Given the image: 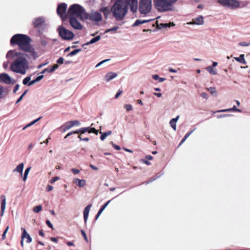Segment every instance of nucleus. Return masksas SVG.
<instances>
[{"label": "nucleus", "instance_id": "6", "mask_svg": "<svg viewBox=\"0 0 250 250\" xmlns=\"http://www.w3.org/2000/svg\"><path fill=\"white\" fill-rule=\"evenodd\" d=\"M217 3L222 7L230 9H235L240 7L237 0H217Z\"/></svg>", "mask_w": 250, "mask_h": 250}, {"label": "nucleus", "instance_id": "44", "mask_svg": "<svg viewBox=\"0 0 250 250\" xmlns=\"http://www.w3.org/2000/svg\"><path fill=\"white\" fill-rule=\"evenodd\" d=\"M110 144L112 145V146L115 148L116 149V150H119L121 149V147L120 146H118V145H115V144L113 143V142H110Z\"/></svg>", "mask_w": 250, "mask_h": 250}, {"label": "nucleus", "instance_id": "28", "mask_svg": "<svg viewBox=\"0 0 250 250\" xmlns=\"http://www.w3.org/2000/svg\"><path fill=\"white\" fill-rule=\"evenodd\" d=\"M234 59L239 62L241 63L245 64H246V61L245 59L244 55L241 54L239 57H234Z\"/></svg>", "mask_w": 250, "mask_h": 250}, {"label": "nucleus", "instance_id": "51", "mask_svg": "<svg viewBox=\"0 0 250 250\" xmlns=\"http://www.w3.org/2000/svg\"><path fill=\"white\" fill-rule=\"evenodd\" d=\"M43 75H39L38 76L36 79V81H37V82H38L39 81H40L41 80H42L43 78Z\"/></svg>", "mask_w": 250, "mask_h": 250}, {"label": "nucleus", "instance_id": "2", "mask_svg": "<svg viewBox=\"0 0 250 250\" xmlns=\"http://www.w3.org/2000/svg\"><path fill=\"white\" fill-rule=\"evenodd\" d=\"M135 13L138 9L137 0H117L111 8L113 16L117 20H122L128 11V7Z\"/></svg>", "mask_w": 250, "mask_h": 250}, {"label": "nucleus", "instance_id": "9", "mask_svg": "<svg viewBox=\"0 0 250 250\" xmlns=\"http://www.w3.org/2000/svg\"><path fill=\"white\" fill-rule=\"evenodd\" d=\"M67 9V4L65 3L60 4L57 7V12L61 18L64 21L67 16V13H66Z\"/></svg>", "mask_w": 250, "mask_h": 250}, {"label": "nucleus", "instance_id": "39", "mask_svg": "<svg viewBox=\"0 0 250 250\" xmlns=\"http://www.w3.org/2000/svg\"><path fill=\"white\" fill-rule=\"evenodd\" d=\"M118 26H114L111 28L107 29L105 31V33H108L111 31H116L118 29Z\"/></svg>", "mask_w": 250, "mask_h": 250}, {"label": "nucleus", "instance_id": "5", "mask_svg": "<svg viewBox=\"0 0 250 250\" xmlns=\"http://www.w3.org/2000/svg\"><path fill=\"white\" fill-rule=\"evenodd\" d=\"M178 0H154L155 8L159 12L171 11L173 5Z\"/></svg>", "mask_w": 250, "mask_h": 250}, {"label": "nucleus", "instance_id": "8", "mask_svg": "<svg viewBox=\"0 0 250 250\" xmlns=\"http://www.w3.org/2000/svg\"><path fill=\"white\" fill-rule=\"evenodd\" d=\"M60 36L65 40H72L74 37V34L70 30L65 28L62 26H60L57 29Z\"/></svg>", "mask_w": 250, "mask_h": 250}, {"label": "nucleus", "instance_id": "10", "mask_svg": "<svg viewBox=\"0 0 250 250\" xmlns=\"http://www.w3.org/2000/svg\"><path fill=\"white\" fill-rule=\"evenodd\" d=\"M0 82H2L6 84L14 83L15 81L12 79L7 74L3 73L0 74Z\"/></svg>", "mask_w": 250, "mask_h": 250}, {"label": "nucleus", "instance_id": "45", "mask_svg": "<svg viewBox=\"0 0 250 250\" xmlns=\"http://www.w3.org/2000/svg\"><path fill=\"white\" fill-rule=\"evenodd\" d=\"M59 179H60V177H58V176H56V177H53V178H52L49 181V182L50 183H51V184H53V183H54V182H55L56 181H57V180H58Z\"/></svg>", "mask_w": 250, "mask_h": 250}, {"label": "nucleus", "instance_id": "3", "mask_svg": "<svg viewBox=\"0 0 250 250\" xmlns=\"http://www.w3.org/2000/svg\"><path fill=\"white\" fill-rule=\"evenodd\" d=\"M30 41V38L26 35L16 34L12 37L10 42L12 44H18L21 50L30 53L31 57L35 59L36 53L34 50L31 47Z\"/></svg>", "mask_w": 250, "mask_h": 250}, {"label": "nucleus", "instance_id": "14", "mask_svg": "<svg viewBox=\"0 0 250 250\" xmlns=\"http://www.w3.org/2000/svg\"><path fill=\"white\" fill-rule=\"evenodd\" d=\"M204 23V19L202 16H198L192 19L190 22H188V24H196L198 25H203Z\"/></svg>", "mask_w": 250, "mask_h": 250}, {"label": "nucleus", "instance_id": "25", "mask_svg": "<svg viewBox=\"0 0 250 250\" xmlns=\"http://www.w3.org/2000/svg\"><path fill=\"white\" fill-rule=\"evenodd\" d=\"M101 39V36H97L95 37V38L92 39L89 42H86L85 43L83 44V46H84V45H88L90 44L94 43L97 42H98Z\"/></svg>", "mask_w": 250, "mask_h": 250}, {"label": "nucleus", "instance_id": "7", "mask_svg": "<svg viewBox=\"0 0 250 250\" xmlns=\"http://www.w3.org/2000/svg\"><path fill=\"white\" fill-rule=\"evenodd\" d=\"M152 8L151 0H141L139 4V11L141 14H147Z\"/></svg>", "mask_w": 250, "mask_h": 250}, {"label": "nucleus", "instance_id": "48", "mask_svg": "<svg viewBox=\"0 0 250 250\" xmlns=\"http://www.w3.org/2000/svg\"><path fill=\"white\" fill-rule=\"evenodd\" d=\"M201 96L205 99L207 100L208 98V95L206 93H202L201 94Z\"/></svg>", "mask_w": 250, "mask_h": 250}, {"label": "nucleus", "instance_id": "62", "mask_svg": "<svg viewBox=\"0 0 250 250\" xmlns=\"http://www.w3.org/2000/svg\"><path fill=\"white\" fill-rule=\"evenodd\" d=\"M47 63H48V62H46V63H44L38 65V68L40 69V68L42 67L43 66L46 65Z\"/></svg>", "mask_w": 250, "mask_h": 250}, {"label": "nucleus", "instance_id": "34", "mask_svg": "<svg viewBox=\"0 0 250 250\" xmlns=\"http://www.w3.org/2000/svg\"><path fill=\"white\" fill-rule=\"evenodd\" d=\"M5 91L4 87L0 85V99H2L4 96Z\"/></svg>", "mask_w": 250, "mask_h": 250}, {"label": "nucleus", "instance_id": "29", "mask_svg": "<svg viewBox=\"0 0 250 250\" xmlns=\"http://www.w3.org/2000/svg\"><path fill=\"white\" fill-rule=\"evenodd\" d=\"M100 11L103 12L105 16V17H107L108 14H109L110 9L108 7H102L100 9Z\"/></svg>", "mask_w": 250, "mask_h": 250}, {"label": "nucleus", "instance_id": "37", "mask_svg": "<svg viewBox=\"0 0 250 250\" xmlns=\"http://www.w3.org/2000/svg\"><path fill=\"white\" fill-rule=\"evenodd\" d=\"M30 80H31V77H30V76L27 77L23 80L22 83L24 85L28 84Z\"/></svg>", "mask_w": 250, "mask_h": 250}, {"label": "nucleus", "instance_id": "58", "mask_svg": "<svg viewBox=\"0 0 250 250\" xmlns=\"http://www.w3.org/2000/svg\"><path fill=\"white\" fill-rule=\"evenodd\" d=\"M37 83V81L35 79V80H34L33 81H30V82L29 83L28 85V86H31L32 85L34 84V83Z\"/></svg>", "mask_w": 250, "mask_h": 250}, {"label": "nucleus", "instance_id": "36", "mask_svg": "<svg viewBox=\"0 0 250 250\" xmlns=\"http://www.w3.org/2000/svg\"><path fill=\"white\" fill-rule=\"evenodd\" d=\"M208 90L209 91L212 95H216L217 92L216 91L215 87H210L208 88Z\"/></svg>", "mask_w": 250, "mask_h": 250}, {"label": "nucleus", "instance_id": "42", "mask_svg": "<svg viewBox=\"0 0 250 250\" xmlns=\"http://www.w3.org/2000/svg\"><path fill=\"white\" fill-rule=\"evenodd\" d=\"M41 118V117H39V118H38L36 120H35L34 121H33L32 122H31L30 123H29V124H28L27 125H26V127H28L32 125H33L34 124H35L36 123H37L38 121H39L40 120V119Z\"/></svg>", "mask_w": 250, "mask_h": 250}, {"label": "nucleus", "instance_id": "18", "mask_svg": "<svg viewBox=\"0 0 250 250\" xmlns=\"http://www.w3.org/2000/svg\"><path fill=\"white\" fill-rule=\"evenodd\" d=\"M74 183L76 184L79 188H83L86 185V181L84 179L79 178H74L73 180Z\"/></svg>", "mask_w": 250, "mask_h": 250}, {"label": "nucleus", "instance_id": "35", "mask_svg": "<svg viewBox=\"0 0 250 250\" xmlns=\"http://www.w3.org/2000/svg\"><path fill=\"white\" fill-rule=\"evenodd\" d=\"M42 206L41 205H39L38 206H36L33 208V211L35 213H38L40 212L42 209Z\"/></svg>", "mask_w": 250, "mask_h": 250}, {"label": "nucleus", "instance_id": "40", "mask_svg": "<svg viewBox=\"0 0 250 250\" xmlns=\"http://www.w3.org/2000/svg\"><path fill=\"white\" fill-rule=\"evenodd\" d=\"M124 107L128 111H131L133 109L132 105L129 104H125Z\"/></svg>", "mask_w": 250, "mask_h": 250}, {"label": "nucleus", "instance_id": "33", "mask_svg": "<svg viewBox=\"0 0 250 250\" xmlns=\"http://www.w3.org/2000/svg\"><path fill=\"white\" fill-rule=\"evenodd\" d=\"M195 129L191 131L190 132L187 133L184 137V138L182 139L181 143L179 144V146H181L186 140V139L189 136V135L194 131Z\"/></svg>", "mask_w": 250, "mask_h": 250}, {"label": "nucleus", "instance_id": "4", "mask_svg": "<svg viewBox=\"0 0 250 250\" xmlns=\"http://www.w3.org/2000/svg\"><path fill=\"white\" fill-rule=\"evenodd\" d=\"M68 17H76L81 20L88 19V15L86 13L84 9L78 4L71 5L67 12Z\"/></svg>", "mask_w": 250, "mask_h": 250}, {"label": "nucleus", "instance_id": "60", "mask_svg": "<svg viewBox=\"0 0 250 250\" xmlns=\"http://www.w3.org/2000/svg\"><path fill=\"white\" fill-rule=\"evenodd\" d=\"M152 78L155 80H159L160 78L159 76L157 74L153 75Z\"/></svg>", "mask_w": 250, "mask_h": 250}, {"label": "nucleus", "instance_id": "46", "mask_svg": "<svg viewBox=\"0 0 250 250\" xmlns=\"http://www.w3.org/2000/svg\"><path fill=\"white\" fill-rule=\"evenodd\" d=\"M9 229V226H7L6 227V229H5V230L4 231V232L3 233V234H2V238L3 240L5 239V236H6V234L7 232Z\"/></svg>", "mask_w": 250, "mask_h": 250}, {"label": "nucleus", "instance_id": "49", "mask_svg": "<svg viewBox=\"0 0 250 250\" xmlns=\"http://www.w3.org/2000/svg\"><path fill=\"white\" fill-rule=\"evenodd\" d=\"M109 60V59H107V60H103V61L100 62H99L98 63H97L96 64V67H98L100 66L101 64L104 63V62L108 61Z\"/></svg>", "mask_w": 250, "mask_h": 250}, {"label": "nucleus", "instance_id": "1", "mask_svg": "<svg viewBox=\"0 0 250 250\" xmlns=\"http://www.w3.org/2000/svg\"><path fill=\"white\" fill-rule=\"evenodd\" d=\"M27 55L11 50L8 51L6 57L9 60H13L10 65L11 70L22 75L26 74L29 68V62L26 57Z\"/></svg>", "mask_w": 250, "mask_h": 250}, {"label": "nucleus", "instance_id": "43", "mask_svg": "<svg viewBox=\"0 0 250 250\" xmlns=\"http://www.w3.org/2000/svg\"><path fill=\"white\" fill-rule=\"evenodd\" d=\"M239 45L241 46H248L250 45V42H243L239 43Z\"/></svg>", "mask_w": 250, "mask_h": 250}, {"label": "nucleus", "instance_id": "64", "mask_svg": "<svg viewBox=\"0 0 250 250\" xmlns=\"http://www.w3.org/2000/svg\"><path fill=\"white\" fill-rule=\"evenodd\" d=\"M19 88V85L18 84H17L15 86L14 90V92H16Z\"/></svg>", "mask_w": 250, "mask_h": 250}, {"label": "nucleus", "instance_id": "17", "mask_svg": "<svg viewBox=\"0 0 250 250\" xmlns=\"http://www.w3.org/2000/svg\"><path fill=\"white\" fill-rule=\"evenodd\" d=\"M24 167V163H21L16 166V167L13 169V171L14 173H18L21 175V176H22Z\"/></svg>", "mask_w": 250, "mask_h": 250}, {"label": "nucleus", "instance_id": "50", "mask_svg": "<svg viewBox=\"0 0 250 250\" xmlns=\"http://www.w3.org/2000/svg\"><path fill=\"white\" fill-rule=\"evenodd\" d=\"M31 167H30L26 168L24 171V174H26L28 176L29 173L30 171L31 170Z\"/></svg>", "mask_w": 250, "mask_h": 250}, {"label": "nucleus", "instance_id": "31", "mask_svg": "<svg viewBox=\"0 0 250 250\" xmlns=\"http://www.w3.org/2000/svg\"><path fill=\"white\" fill-rule=\"evenodd\" d=\"M207 70L211 75H216L217 71L212 66H208L206 68Z\"/></svg>", "mask_w": 250, "mask_h": 250}, {"label": "nucleus", "instance_id": "32", "mask_svg": "<svg viewBox=\"0 0 250 250\" xmlns=\"http://www.w3.org/2000/svg\"><path fill=\"white\" fill-rule=\"evenodd\" d=\"M89 130V127H82L79 129L76 130V132H78V133L84 134V133L88 132Z\"/></svg>", "mask_w": 250, "mask_h": 250}, {"label": "nucleus", "instance_id": "47", "mask_svg": "<svg viewBox=\"0 0 250 250\" xmlns=\"http://www.w3.org/2000/svg\"><path fill=\"white\" fill-rule=\"evenodd\" d=\"M71 171L74 174H79L80 172V170L78 169L74 168L71 169Z\"/></svg>", "mask_w": 250, "mask_h": 250}, {"label": "nucleus", "instance_id": "63", "mask_svg": "<svg viewBox=\"0 0 250 250\" xmlns=\"http://www.w3.org/2000/svg\"><path fill=\"white\" fill-rule=\"evenodd\" d=\"M168 70L169 72H172V73H176L177 72V70H175V69H174L172 68H168Z\"/></svg>", "mask_w": 250, "mask_h": 250}, {"label": "nucleus", "instance_id": "16", "mask_svg": "<svg viewBox=\"0 0 250 250\" xmlns=\"http://www.w3.org/2000/svg\"><path fill=\"white\" fill-rule=\"evenodd\" d=\"M21 230H22V233L21 236V239L22 240L26 239V242L27 243H31L32 241V239L30 235L28 233L25 229L24 228H21Z\"/></svg>", "mask_w": 250, "mask_h": 250}, {"label": "nucleus", "instance_id": "54", "mask_svg": "<svg viewBox=\"0 0 250 250\" xmlns=\"http://www.w3.org/2000/svg\"><path fill=\"white\" fill-rule=\"evenodd\" d=\"M53 189V187L50 185H48L46 187V190L47 191H50Z\"/></svg>", "mask_w": 250, "mask_h": 250}, {"label": "nucleus", "instance_id": "19", "mask_svg": "<svg viewBox=\"0 0 250 250\" xmlns=\"http://www.w3.org/2000/svg\"><path fill=\"white\" fill-rule=\"evenodd\" d=\"M45 21L44 19L42 17L36 18L33 21V24L35 27H40Z\"/></svg>", "mask_w": 250, "mask_h": 250}, {"label": "nucleus", "instance_id": "59", "mask_svg": "<svg viewBox=\"0 0 250 250\" xmlns=\"http://www.w3.org/2000/svg\"><path fill=\"white\" fill-rule=\"evenodd\" d=\"M95 131V128L93 127H89V130L88 131V133H94Z\"/></svg>", "mask_w": 250, "mask_h": 250}, {"label": "nucleus", "instance_id": "22", "mask_svg": "<svg viewBox=\"0 0 250 250\" xmlns=\"http://www.w3.org/2000/svg\"><path fill=\"white\" fill-rule=\"evenodd\" d=\"M153 20H154V19H145V20L138 19L135 21V22L133 24V26H136L140 24H143V23L150 21Z\"/></svg>", "mask_w": 250, "mask_h": 250}, {"label": "nucleus", "instance_id": "41", "mask_svg": "<svg viewBox=\"0 0 250 250\" xmlns=\"http://www.w3.org/2000/svg\"><path fill=\"white\" fill-rule=\"evenodd\" d=\"M58 65L57 64H54L50 69H49V73L53 72L56 69L58 68Z\"/></svg>", "mask_w": 250, "mask_h": 250}, {"label": "nucleus", "instance_id": "26", "mask_svg": "<svg viewBox=\"0 0 250 250\" xmlns=\"http://www.w3.org/2000/svg\"><path fill=\"white\" fill-rule=\"evenodd\" d=\"M175 24L173 22H169L167 23H160L157 25L159 29H162L165 28L170 27L172 26H174Z\"/></svg>", "mask_w": 250, "mask_h": 250}, {"label": "nucleus", "instance_id": "24", "mask_svg": "<svg viewBox=\"0 0 250 250\" xmlns=\"http://www.w3.org/2000/svg\"><path fill=\"white\" fill-rule=\"evenodd\" d=\"M110 200H109L107 202H106L102 207L101 208H100V209L99 210L97 214L96 215V219H97L100 216V215H101V214L102 213V212L104 210V209L106 208V207L108 205V204H109V203L110 202Z\"/></svg>", "mask_w": 250, "mask_h": 250}, {"label": "nucleus", "instance_id": "56", "mask_svg": "<svg viewBox=\"0 0 250 250\" xmlns=\"http://www.w3.org/2000/svg\"><path fill=\"white\" fill-rule=\"evenodd\" d=\"M63 59L61 57L57 60V62L59 64H62L63 62Z\"/></svg>", "mask_w": 250, "mask_h": 250}, {"label": "nucleus", "instance_id": "53", "mask_svg": "<svg viewBox=\"0 0 250 250\" xmlns=\"http://www.w3.org/2000/svg\"><path fill=\"white\" fill-rule=\"evenodd\" d=\"M141 162L145 163V164L147 165H150L151 164L150 162L147 160H145V159H141Z\"/></svg>", "mask_w": 250, "mask_h": 250}, {"label": "nucleus", "instance_id": "20", "mask_svg": "<svg viewBox=\"0 0 250 250\" xmlns=\"http://www.w3.org/2000/svg\"><path fill=\"white\" fill-rule=\"evenodd\" d=\"M91 207H92L91 205H89L87 206L84 208V209L83 210V218H84V221L85 223H86L87 222V219L88 217L89 212V211L90 210Z\"/></svg>", "mask_w": 250, "mask_h": 250}, {"label": "nucleus", "instance_id": "23", "mask_svg": "<svg viewBox=\"0 0 250 250\" xmlns=\"http://www.w3.org/2000/svg\"><path fill=\"white\" fill-rule=\"evenodd\" d=\"M179 118V116L178 115L176 118L172 119L170 122L169 124L170 126L174 130H176V123Z\"/></svg>", "mask_w": 250, "mask_h": 250}, {"label": "nucleus", "instance_id": "12", "mask_svg": "<svg viewBox=\"0 0 250 250\" xmlns=\"http://www.w3.org/2000/svg\"><path fill=\"white\" fill-rule=\"evenodd\" d=\"M81 125L80 122L78 120L71 121L66 123L63 126V132L70 129L74 126H80Z\"/></svg>", "mask_w": 250, "mask_h": 250}, {"label": "nucleus", "instance_id": "15", "mask_svg": "<svg viewBox=\"0 0 250 250\" xmlns=\"http://www.w3.org/2000/svg\"><path fill=\"white\" fill-rule=\"evenodd\" d=\"M0 199L1 200L0 216L1 217H2V216H3V215L4 214L5 209L6 208V196L4 195H1L0 196Z\"/></svg>", "mask_w": 250, "mask_h": 250}, {"label": "nucleus", "instance_id": "13", "mask_svg": "<svg viewBox=\"0 0 250 250\" xmlns=\"http://www.w3.org/2000/svg\"><path fill=\"white\" fill-rule=\"evenodd\" d=\"M88 18L92 21L98 22L102 20L101 14L98 12H92L88 15Z\"/></svg>", "mask_w": 250, "mask_h": 250}, {"label": "nucleus", "instance_id": "11", "mask_svg": "<svg viewBox=\"0 0 250 250\" xmlns=\"http://www.w3.org/2000/svg\"><path fill=\"white\" fill-rule=\"evenodd\" d=\"M69 23L70 25L75 29L81 30L83 28V25L74 17H70Z\"/></svg>", "mask_w": 250, "mask_h": 250}, {"label": "nucleus", "instance_id": "55", "mask_svg": "<svg viewBox=\"0 0 250 250\" xmlns=\"http://www.w3.org/2000/svg\"><path fill=\"white\" fill-rule=\"evenodd\" d=\"M81 232H82V235L83 236V238H84V240L85 241H87V236L86 235V234H85V232L83 230H81Z\"/></svg>", "mask_w": 250, "mask_h": 250}, {"label": "nucleus", "instance_id": "52", "mask_svg": "<svg viewBox=\"0 0 250 250\" xmlns=\"http://www.w3.org/2000/svg\"><path fill=\"white\" fill-rule=\"evenodd\" d=\"M46 225L50 228L51 229H53V225L51 224V223L50 222V221L49 220H47L46 221Z\"/></svg>", "mask_w": 250, "mask_h": 250}, {"label": "nucleus", "instance_id": "57", "mask_svg": "<svg viewBox=\"0 0 250 250\" xmlns=\"http://www.w3.org/2000/svg\"><path fill=\"white\" fill-rule=\"evenodd\" d=\"M22 177V180L24 182H25L27 179V177H28V175H27L26 174H22V176H21Z\"/></svg>", "mask_w": 250, "mask_h": 250}, {"label": "nucleus", "instance_id": "27", "mask_svg": "<svg viewBox=\"0 0 250 250\" xmlns=\"http://www.w3.org/2000/svg\"><path fill=\"white\" fill-rule=\"evenodd\" d=\"M100 133L101 134V136L100 137V139L102 141H104L105 139L108 136L112 134V131L110 130L107 131L105 132H102L100 131Z\"/></svg>", "mask_w": 250, "mask_h": 250}, {"label": "nucleus", "instance_id": "30", "mask_svg": "<svg viewBox=\"0 0 250 250\" xmlns=\"http://www.w3.org/2000/svg\"><path fill=\"white\" fill-rule=\"evenodd\" d=\"M238 111V112H240L241 110L236 108V106L235 105H234L231 108L227 109H222V110H219L217 112H227V111Z\"/></svg>", "mask_w": 250, "mask_h": 250}, {"label": "nucleus", "instance_id": "21", "mask_svg": "<svg viewBox=\"0 0 250 250\" xmlns=\"http://www.w3.org/2000/svg\"><path fill=\"white\" fill-rule=\"evenodd\" d=\"M117 76V73L112 72H109L105 75L104 78L106 82H109L110 81L115 78Z\"/></svg>", "mask_w": 250, "mask_h": 250}, {"label": "nucleus", "instance_id": "61", "mask_svg": "<svg viewBox=\"0 0 250 250\" xmlns=\"http://www.w3.org/2000/svg\"><path fill=\"white\" fill-rule=\"evenodd\" d=\"M122 91H119V92H118L116 94L115 98L116 99H117L119 97V96L122 94Z\"/></svg>", "mask_w": 250, "mask_h": 250}, {"label": "nucleus", "instance_id": "38", "mask_svg": "<svg viewBox=\"0 0 250 250\" xmlns=\"http://www.w3.org/2000/svg\"><path fill=\"white\" fill-rule=\"evenodd\" d=\"M81 51V50L80 49H75V50H73L72 51H71L69 54L68 55L69 56H74V55H76V54H77L78 53L80 52Z\"/></svg>", "mask_w": 250, "mask_h": 250}]
</instances>
